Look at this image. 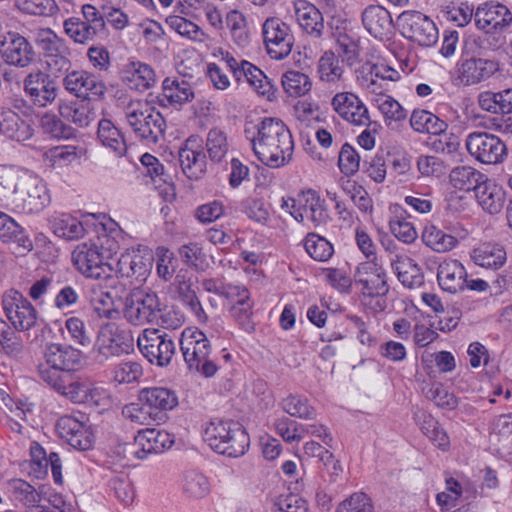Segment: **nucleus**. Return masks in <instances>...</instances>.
<instances>
[{"instance_id": "79ce46f5", "label": "nucleus", "mask_w": 512, "mask_h": 512, "mask_svg": "<svg viewBox=\"0 0 512 512\" xmlns=\"http://www.w3.org/2000/svg\"><path fill=\"white\" fill-rule=\"evenodd\" d=\"M97 137L101 144L110 149L117 157H122L127 151V145L121 131L108 119L98 123Z\"/></svg>"}, {"instance_id": "5fc2aeb1", "label": "nucleus", "mask_w": 512, "mask_h": 512, "mask_svg": "<svg viewBox=\"0 0 512 512\" xmlns=\"http://www.w3.org/2000/svg\"><path fill=\"white\" fill-rule=\"evenodd\" d=\"M60 114L79 127H87L95 118L89 103L83 101L61 106Z\"/></svg>"}, {"instance_id": "0eeeda50", "label": "nucleus", "mask_w": 512, "mask_h": 512, "mask_svg": "<svg viewBox=\"0 0 512 512\" xmlns=\"http://www.w3.org/2000/svg\"><path fill=\"white\" fill-rule=\"evenodd\" d=\"M137 346L143 357L158 367H167L176 352L173 338L155 328L144 329L137 337Z\"/></svg>"}, {"instance_id": "b1692460", "label": "nucleus", "mask_w": 512, "mask_h": 512, "mask_svg": "<svg viewBox=\"0 0 512 512\" xmlns=\"http://www.w3.org/2000/svg\"><path fill=\"white\" fill-rule=\"evenodd\" d=\"M333 111L352 125L369 123V110L365 103L353 92H338L331 99Z\"/></svg>"}, {"instance_id": "6e6d98bb", "label": "nucleus", "mask_w": 512, "mask_h": 512, "mask_svg": "<svg viewBox=\"0 0 512 512\" xmlns=\"http://www.w3.org/2000/svg\"><path fill=\"white\" fill-rule=\"evenodd\" d=\"M205 145L212 161H222L229 151L227 133L218 127L210 129L206 137Z\"/></svg>"}, {"instance_id": "2eb2a0df", "label": "nucleus", "mask_w": 512, "mask_h": 512, "mask_svg": "<svg viewBox=\"0 0 512 512\" xmlns=\"http://www.w3.org/2000/svg\"><path fill=\"white\" fill-rule=\"evenodd\" d=\"M23 90L29 102L39 108L51 105L58 94L55 80L40 69L32 70L25 76Z\"/></svg>"}, {"instance_id": "423d86ee", "label": "nucleus", "mask_w": 512, "mask_h": 512, "mask_svg": "<svg viewBox=\"0 0 512 512\" xmlns=\"http://www.w3.org/2000/svg\"><path fill=\"white\" fill-rule=\"evenodd\" d=\"M52 202L47 183L39 176L27 171L18 192L12 212L26 215L40 214Z\"/></svg>"}, {"instance_id": "13d9d810", "label": "nucleus", "mask_w": 512, "mask_h": 512, "mask_svg": "<svg viewBox=\"0 0 512 512\" xmlns=\"http://www.w3.org/2000/svg\"><path fill=\"white\" fill-rule=\"evenodd\" d=\"M210 490L206 476L198 471H188L183 478V491L191 498L200 499L205 497Z\"/></svg>"}, {"instance_id": "09e8293b", "label": "nucleus", "mask_w": 512, "mask_h": 512, "mask_svg": "<svg viewBox=\"0 0 512 512\" xmlns=\"http://www.w3.org/2000/svg\"><path fill=\"white\" fill-rule=\"evenodd\" d=\"M303 211L304 220L312 224L313 227H319L327 223L329 219L328 212L325 208L324 201L316 194L309 190L303 194Z\"/></svg>"}, {"instance_id": "6e6552de", "label": "nucleus", "mask_w": 512, "mask_h": 512, "mask_svg": "<svg viewBox=\"0 0 512 512\" xmlns=\"http://www.w3.org/2000/svg\"><path fill=\"white\" fill-rule=\"evenodd\" d=\"M42 381L56 393L74 404H87L91 380L78 374L56 370L42 371Z\"/></svg>"}, {"instance_id": "e2e57ef3", "label": "nucleus", "mask_w": 512, "mask_h": 512, "mask_svg": "<svg viewBox=\"0 0 512 512\" xmlns=\"http://www.w3.org/2000/svg\"><path fill=\"white\" fill-rule=\"evenodd\" d=\"M342 190L353 201L355 206L363 213H371L373 201L366 189L355 181L346 180L342 183Z\"/></svg>"}, {"instance_id": "a878e982", "label": "nucleus", "mask_w": 512, "mask_h": 512, "mask_svg": "<svg viewBox=\"0 0 512 512\" xmlns=\"http://www.w3.org/2000/svg\"><path fill=\"white\" fill-rule=\"evenodd\" d=\"M134 339L129 330L114 324L102 328L97 341V349L105 358L127 354L133 349Z\"/></svg>"}, {"instance_id": "20e7f679", "label": "nucleus", "mask_w": 512, "mask_h": 512, "mask_svg": "<svg viewBox=\"0 0 512 512\" xmlns=\"http://www.w3.org/2000/svg\"><path fill=\"white\" fill-rule=\"evenodd\" d=\"M180 349L190 371L205 377L215 375L218 367L210 359L211 344L207 336L198 329H185L180 338Z\"/></svg>"}, {"instance_id": "c9c22d12", "label": "nucleus", "mask_w": 512, "mask_h": 512, "mask_svg": "<svg viewBox=\"0 0 512 512\" xmlns=\"http://www.w3.org/2000/svg\"><path fill=\"white\" fill-rule=\"evenodd\" d=\"M295 18L300 27L310 36L319 38L324 29L323 16L320 11L305 0L295 3Z\"/></svg>"}, {"instance_id": "393cba45", "label": "nucleus", "mask_w": 512, "mask_h": 512, "mask_svg": "<svg viewBox=\"0 0 512 512\" xmlns=\"http://www.w3.org/2000/svg\"><path fill=\"white\" fill-rule=\"evenodd\" d=\"M354 278L355 282L362 286L364 295L383 296L389 290L386 272L376 259L360 263L356 268Z\"/></svg>"}, {"instance_id": "2f4dec72", "label": "nucleus", "mask_w": 512, "mask_h": 512, "mask_svg": "<svg viewBox=\"0 0 512 512\" xmlns=\"http://www.w3.org/2000/svg\"><path fill=\"white\" fill-rule=\"evenodd\" d=\"M390 266L398 280L408 288L420 287L424 276L419 265L408 255L396 253L390 257Z\"/></svg>"}, {"instance_id": "680f3d73", "label": "nucleus", "mask_w": 512, "mask_h": 512, "mask_svg": "<svg viewBox=\"0 0 512 512\" xmlns=\"http://www.w3.org/2000/svg\"><path fill=\"white\" fill-rule=\"evenodd\" d=\"M45 155L53 166L64 167L79 160L82 155V149L74 145L56 146L49 149Z\"/></svg>"}, {"instance_id": "412c9836", "label": "nucleus", "mask_w": 512, "mask_h": 512, "mask_svg": "<svg viewBox=\"0 0 512 512\" xmlns=\"http://www.w3.org/2000/svg\"><path fill=\"white\" fill-rule=\"evenodd\" d=\"M182 172L191 180L200 179L206 172V155L203 152V141L197 135L189 136L178 151Z\"/></svg>"}, {"instance_id": "7ed1b4c3", "label": "nucleus", "mask_w": 512, "mask_h": 512, "mask_svg": "<svg viewBox=\"0 0 512 512\" xmlns=\"http://www.w3.org/2000/svg\"><path fill=\"white\" fill-rule=\"evenodd\" d=\"M203 437L212 450L234 458L244 455L250 444L245 429L233 421H211L206 426Z\"/></svg>"}, {"instance_id": "e433bc0d", "label": "nucleus", "mask_w": 512, "mask_h": 512, "mask_svg": "<svg viewBox=\"0 0 512 512\" xmlns=\"http://www.w3.org/2000/svg\"><path fill=\"white\" fill-rule=\"evenodd\" d=\"M52 232L66 240H78L85 235L83 224L74 216L63 212H54L48 218Z\"/></svg>"}, {"instance_id": "c756f323", "label": "nucleus", "mask_w": 512, "mask_h": 512, "mask_svg": "<svg viewBox=\"0 0 512 512\" xmlns=\"http://www.w3.org/2000/svg\"><path fill=\"white\" fill-rule=\"evenodd\" d=\"M152 260L148 250L122 254L116 263V273L123 278L145 279L152 268Z\"/></svg>"}, {"instance_id": "dca6fc26", "label": "nucleus", "mask_w": 512, "mask_h": 512, "mask_svg": "<svg viewBox=\"0 0 512 512\" xmlns=\"http://www.w3.org/2000/svg\"><path fill=\"white\" fill-rule=\"evenodd\" d=\"M469 154L483 164H497L506 155V145L493 134L487 132L470 133L465 141Z\"/></svg>"}, {"instance_id": "de8ad7c7", "label": "nucleus", "mask_w": 512, "mask_h": 512, "mask_svg": "<svg viewBox=\"0 0 512 512\" xmlns=\"http://www.w3.org/2000/svg\"><path fill=\"white\" fill-rule=\"evenodd\" d=\"M486 177L487 175L470 166L456 167L449 175L450 183L454 188L463 191L473 190L474 192L480 182L486 180Z\"/></svg>"}, {"instance_id": "f3484780", "label": "nucleus", "mask_w": 512, "mask_h": 512, "mask_svg": "<svg viewBox=\"0 0 512 512\" xmlns=\"http://www.w3.org/2000/svg\"><path fill=\"white\" fill-rule=\"evenodd\" d=\"M47 366L39 367V377L42 380V371L56 370L58 373H73L83 364V353L66 344L51 343L46 346L44 353Z\"/></svg>"}, {"instance_id": "9b49d317", "label": "nucleus", "mask_w": 512, "mask_h": 512, "mask_svg": "<svg viewBox=\"0 0 512 512\" xmlns=\"http://www.w3.org/2000/svg\"><path fill=\"white\" fill-rule=\"evenodd\" d=\"M263 43L271 59L282 60L289 56L294 37L288 24L278 17H269L262 24Z\"/></svg>"}, {"instance_id": "bf43d9fd", "label": "nucleus", "mask_w": 512, "mask_h": 512, "mask_svg": "<svg viewBox=\"0 0 512 512\" xmlns=\"http://www.w3.org/2000/svg\"><path fill=\"white\" fill-rule=\"evenodd\" d=\"M39 126L42 132L51 138H69L72 135L71 127L54 113L45 112L39 119Z\"/></svg>"}, {"instance_id": "ddd939ff", "label": "nucleus", "mask_w": 512, "mask_h": 512, "mask_svg": "<svg viewBox=\"0 0 512 512\" xmlns=\"http://www.w3.org/2000/svg\"><path fill=\"white\" fill-rule=\"evenodd\" d=\"M174 443V437L165 430L147 428L137 433L134 443L125 444L121 448L125 458L134 456L146 459L150 454H159L169 449Z\"/></svg>"}, {"instance_id": "338daca9", "label": "nucleus", "mask_w": 512, "mask_h": 512, "mask_svg": "<svg viewBox=\"0 0 512 512\" xmlns=\"http://www.w3.org/2000/svg\"><path fill=\"white\" fill-rule=\"evenodd\" d=\"M423 392L426 398L433 401L440 408L453 410L457 407V398L441 383H433L424 388Z\"/></svg>"}, {"instance_id": "a18cd8bd", "label": "nucleus", "mask_w": 512, "mask_h": 512, "mask_svg": "<svg viewBox=\"0 0 512 512\" xmlns=\"http://www.w3.org/2000/svg\"><path fill=\"white\" fill-rule=\"evenodd\" d=\"M0 239L3 242H14L20 247L31 250L32 241L24 229L8 214L0 211Z\"/></svg>"}, {"instance_id": "a19ab883", "label": "nucleus", "mask_w": 512, "mask_h": 512, "mask_svg": "<svg viewBox=\"0 0 512 512\" xmlns=\"http://www.w3.org/2000/svg\"><path fill=\"white\" fill-rule=\"evenodd\" d=\"M471 258L478 266L498 269L506 261V252L499 244L483 243L473 249Z\"/></svg>"}, {"instance_id": "72a5a7b5", "label": "nucleus", "mask_w": 512, "mask_h": 512, "mask_svg": "<svg viewBox=\"0 0 512 512\" xmlns=\"http://www.w3.org/2000/svg\"><path fill=\"white\" fill-rule=\"evenodd\" d=\"M194 98L189 82L181 78L167 77L162 83V93L157 96L161 106H181Z\"/></svg>"}, {"instance_id": "774afa93", "label": "nucleus", "mask_w": 512, "mask_h": 512, "mask_svg": "<svg viewBox=\"0 0 512 512\" xmlns=\"http://www.w3.org/2000/svg\"><path fill=\"white\" fill-rule=\"evenodd\" d=\"M10 491L15 500L21 502L23 505L34 508L39 502L40 498L35 488L28 482L22 479H13L9 483Z\"/></svg>"}, {"instance_id": "49530a36", "label": "nucleus", "mask_w": 512, "mask_h": 512, "mask_svg": "<svg viewBox=\"0 0 512 512\" xmlns=\"http://www.w3.org/2000/svg\"><path fill=\"white\" fill-rule=\"evenodd\" d=\"M412 129L418 133L440 135L446 131L448 125L427 110H414L410 117Z\"/></svg>"}, {"instance_id": "7c9ffc66", "label": "nucleus", "mask_w": 512, "mask_h": 512, "mask_svg": "<svg viewBox=\"0 0 512 512\" xmlns=\"http://www.w3.org/2000/svg\"><path fill=\"white\" fill-rule=\"evenodd\" d=\"M477 204L481 209L490 215L499 214L506 203L505 190L494 180L486 177V180L480 182V185L474 192Z\"/></svg>"}, {"instance_id": "37998d69", "label": "nucleus", "mask_w": 512, "mask_h": 512, "mask_svg": "<svg viewBox=\"0 0 512 512\" xmlns=\"http://www.w3.org/2000/svg\"><path fill=\"white\" fill-rule=\"evenodd\" d=\"M242 80H246L259 95L269 100L274 96V87L268 77L262 70L246 60H242Z\"/></svg>"}, {"instance_id": "4c0bfd02", "label": "nucleus", "mask_w": 512, "mask_h": 512, "mask_svg": "<svg viewBox=\"0 0 512 512\" xmlns=\"http://www.w3.org/2000/svg\"><path fill=\"white\" fill-rule=\"evenodd\" d=\"M86 297L93 311L105 319H114L118 314L115 308L113 297L109 291L104 290L98 284H92L87 287Z\"/></svg>"}, {"instance_id": "f704fd0d", "label": "nucleus", "mask_w": 512, "mask_h": 512, "mask_svg": "<svg viewBox=\"0 0 512 512\" xmlns=\"http://www.w3.org/2000/svg\"><path fill=\"white\" fill-rule=\"evenodd\" d=\"M122 80L137 91H146L156 82V75L151 66L140 61L127 63L122 71Z\"/></svg>"}, {"instance_id": "ea45409f", "label": "nucleus", "mask_w": 512, "mask_h": 512, "mask_svg": "<svg viewBox=\"0 0 512 512\" xmlns=\"http://www.w3.org/2000/svg\"><path fill=\"white\" fill-rule=\"evenodd\" d=\"M233 301L235 303L231 307V315L238 322L243 330L252 332L255 324L252 319L253 303L250 300L249 292L245 287L238 286Z\"/></svg>"}, {"instance_id": "4468645a", "label": "nucleus", "mask_w": 512, "mask_h": 512, "mask_svg": "<svg viewBox=\"0 0 512 512\" xmlns=\"http://www.w3.org/2000/svg\"><path fill=\"white\" fill-rule=\"evenodd\" d=\"M104 252L97 245L82 244L72 252V262L76 269L88 278L108 279L113 268L105 262Z\"/></svg>"}, {"instance_id": "69168bd1", "label": "nucleus", "mask_w": 512, "mask_h": 512, "mask_svg": "<svg viewBox=\"0 0 512 512\" xmlns=\"http://www.w3.org/2000/svg\"><path fill=\"white\" fill-rule=\"evenodd\" d=\"M281 406L293 417L313 419L316 416V410L308 404L307 399L298 395H289L283 399Z\"/></svg>"}, {"instance_id": "bb28decb", "label": "nucleus", "mask_w": 512, "mask_h": 512, "mask_svg": "<svg viewBox=\"0 0 512 512\" xmlns=\"http://www.w3.org/2000/svg\"><path fill=\"white\" fill-rule=\"evenodd\" d=\"M476 26L492 33L502 31L512 23V13L499 2H486L479 6L474 14Z\"/></svg>"}, {"instance_id": "cd10ccee", "label": "nucleus", "mask_w": 512, "mask_h": 512, "mask_svg": "<svg viewBox=\"0 0 512 512\" xmlns=\"http://www.w3.org/2000/svg\"><path fill=\"white\" fill-rule=\"evenodd\" d=\"M28 170L0 165V206L12 211L23 179Z\"/></svg>"}, {"instance_id": "8fccbe9b", "label": "nucleus", "mask_w": 512, "mask_h": 512, "mask_svg": "<svg viewBox=\"0 0 512 512\" xmlns=\"http://www.w3.org/2000/svg\"><path fill=\"white\" fill-rule=\"evenodd\" d=\"M317 74L322 82L337 83L343 80L344 69L336 53L325 51L318 60Z\"/></svg>"}, {"instance_id": "052dcab7", "label": "nucleus", "mask_w": 512, "mask_h": 512, "mask_svg": "<svg viewBox=\"0 0 512 512\" xmlns=\"http://www.w3.org/2000/svg\"><path fill=\"white\" fill-rule=\"evenodd\" d=\"M337 57L347 66H353L360 60L357 40L347 34H339L336 44Z\"/></svg>"}, {"instance_id": "c85d7f7f", "label": "nucleus", "mask_w": 512, "mask_h": 512, "mask_svg": "<svg viewBox=\"0 0 512 512\" xmlns=\"http://www.w3.org/2000/svg\"><path fill=\"white\" fill-rule=\"evenodd\" d=\"M362 23L376 39H390L393 34L394 24L390 12L380 5L366 7L362 12Z\"/></svg>"}, {"instance_id": "5701e85b", "label": "nucleus", "mask_w": 512, "mask_h": 512, "mask_svg": "<svg viewBox=\"0 0 512 512\" xmlns=\"http://www.w3.org/2000/svg\"><path fill=\"white\" fill-rule=\"evenodd\" d=\"M64 88L72 95L83 99L103 96L106 85L94 74L85 70H73L62 80Z\"/></svg>"}, {"instance_id": "9d476101", "label": "nucleus", "mask_w": 512, "mask_h": 512, "mask_svg": "<svg viewBox=\"0 0 512 512\" xmlns=\"http://www.w3.org/2000/svg\"><path fill=\"white\" fill-rule=\"evenodd\" d=\"M2 306L9 322L17 331H28L36 326L38 312L18 290H7L2 296Z\"/></svg>"}, {"instance_id": "1a4fd4ad", "label": "nucleus", "mask_w": 512, "mask_h": 512, "mask_svg": "<svg viewBox=\"0 0 512 512\" xmlns=\"http://www.w3.org/2000/svg\"><path fill=\"white\" fill-rule=\"evenodd\" d=\"M397 25L406 39L419 46L431 47L438 41L439 33L435 23L419 11L402 12L397 18Z\"/></svg>"}, {"instance_id": "c03bdc74", "label": "nucleus", "mask_w": 512, "mask_h": 512, "mask_svg": "<svg viewBox=\"0 0 512 512\" xmlns=\"http://www.w3.org/2000/svg\"><path fill=\"white\" fill-rule=\"evenodd\" d=\"M64 33L76 44L87 45L102 33L81 20V17L72 16L63 22Z\"/></svg>"}, {"instance_id": "603ef678", "label": "nucleus", "mask_w": 512, "mask_h": 512, "mask_svg": "<svg viewBox=\"0 0 512 512\" xmlns=\"http://www.w3.org/2000/svg\"><path fill=\"white\" fill-rule=\"evenodd\" d=\"M165 22L171 30L188 40L202 42L207 37L206 33L196 23L180 15H169Z\"/></svg>"}, {"instance_id": "0e129e2a", "label": "nucleus", "mask_w": 512, "mask_h": 512, "mask_svg": "<svg viewBox=\"0 0 512 512\" xmlns=\"http://www.w3.org/2000/svg\"><path fill=\"white\" fill-rule=\"evenodd\" d=\"M372 101L384 116L385 120L400 122L405 120L407 117V110L389 95L374 97Z\"/></svg>"}, {"instance_id": "4d7b16f0", "label": "nucleus", "mask_w": 512, "mask_h": 512, "mask_svg": "<svg viewBox=\"0 0 512 512\" xmlns=\"http://www.w3.org/2000/svg\"><path fill=\"white\" fill-rule=\"evenodd\" d=\"M304 247L310 257L319 262L328 261L334 253L333 245L316 233L307 234Z\"/></svg>"}, {"instance_id": "f257e3e1", "label": "nucleus", "mask_w": 512, "mask_h": 512, "mask_svg": "<svg viewBox=\"0 0 512 512\" xmlns=\"http://www.w3.org/2000/svg\"><path fill=\"white\" fill-rule=\"evenodd\" d=\"M255 156L270 168H280L292 159L294 141L289 128L275 117L250 122L244 130Z\"/></svg>"}, {"instance_id": "f8f14e48", "label": "nucleus", "mask_w": 512, "mask_h": 512, "mask_svg": "<svg viewBox=\"0 0 512 512\" xmlns=\"http://www.w3.org/2000/svg\"><path fill=\"white\" fill-rule=\"evenodd\" d=\"M161 312L159 297L154 292L133 291L125 299L124 317L135 326L156 321Z\"/></svg>"}, {"instance_id": "3c124183", "label": "nucleus", "mask_w": 512, "mask_h": 512, "mask_svg": "<svg viewBox=\"0 0 512 512\" xmlns=\"http://www.w3.org/2000/svg\"><path fill=\"white\" fill-rule=\"evenodd\" d=\"M422 240L428 247L439 253L452 250L458 243L454 236L445 233L435 225L425 227Z\"/></svg>"}, {"instance_id": "473e14b6", "label": "nucleus", "mask_w": 512, "mask_h": 512, "mask_svg": "<svg viewBox=\"0 0 512 512\" xmlns=\"http://www.w3.org/2000/svg\"><path fill=\"white\" fill-rule=\"evenodd\" d=\"M466 276V269L458 260H446L438 266V284L442 290L449 293L463 291L466 285Z\"/></svg>"}, {"instance_id": "864d4df0", "label": "nucleus", "mask_w": 512, "mask_h": 512, "mask_svg": "<svg viewBox=\"0 0 512 512\" xmlns=\"http://www.w3.org/2000/svg\"><path fill=\"white\" fill-rule=\"evenodd\" d=\"M281 82L284 91L291 97L304 96L312 88V82L309 76L295 70L285 72L282 75Z\"/></svg>"}, {"instance_id": "aec40b11", "label": "nucleus", "mask_w": 512, "mask_h": 512, "mask_svg": "<svg viewBox=\"0 0 512 512\" xmlns=\"http://www.w3.org/2000/svg\"><path fill=\"white\" fill-rule=\"evenodd\" d=\"M497 71L494 61L482 58H461L453 73V83L457 86H472L488 79Z\"/></svg>"}, {"instance_id": "4be33fe9", "label": "nucleus", "mask_w": 512, "mask_h": 512, "mask_svg": "<svg viewBox=\"0 0 512 512\" xmlns=\"http://www.w3.org/2000/svg\"><path fill=\"white\" fill-rule=\"evenodd\" d=\"M36 41L42 50L49 67L55 66L58 71L67 69L70 65L68 59L69 47L66 41L58 36L52 29H40Z\"/></svg>"}, {"instance_id": "a211bd4d", "label": "nucleus", "mask_w": 512, "mask_h": 512, "mask_svg": "<svg viewBox=\"0 0 512 512\" xmlns=\"http://www.w3.org/2000/svg\"><path fill=\"white\" fill-rule=\"evenodd\" d=\"M87 417L80 414V418L74 415H64L57 421L56 428L60 437L73 448L86 451L94 443V436L87 425Z\"/></svg>"}, {"instance_id": "39448f33", "label": "nucleus", "mask_w": 512, "mask_h": 512, "mask_svg": "<svg viewBox=\"0 0 512 512\" xmlns=\"http://www.w3.org/2000/svg\"><path fill=\"white\" fill-rule=\"evenodd\" d=\"M126 119L137 137L155 144L164 135L166 121L148 102L130 103Z\"/></svg>"}, {"instance_id": "6ab92c4d", "label": "nucleus", "mask_w": 512, "mask_h": 512, "mask_svg": "<svg viewBox=\"0 0 512 512\" xmlns=\"http://www.w3.org/2000/svg\"><path fill=\"white\" fill-rule=\"evenodd\" d=\"M0 55L5 63L19 68L28 67L35 58L31 43L17 32H7L1 36Z\"/></svg>"}, {"instance_id": "58836bf2", "label": "nucleus", "mask_w": 512, "mask_h": 512, "mask_svg": "<svg viewBox=\"0 0 512 512\" xmlns=\"http://www.w3.org/2000/svg\"><path fill=\"white\" fill-rule=\"evenodd\" d=\"M0 133L21 142L31 138L32 129L16 112L7 110L0 115Z\"/></svg>"}, {"instance_id": "f03ea898", "label": "nucleus", "mask_w": 512, "mask_h": 512, "mask_svg": "<svg viewBox=\"0 0 512 512\" xmlns=\"http://www.w3.org/2000/svg\"><path fill=\"white\" fill-rule=\"evenodd\" d=\"M139 404L126 406L123 413L139 424H150L161 420L164 413L178 405V397L174 390L162 387H147L139 391Z\"/></svg>"}]
</instances>
